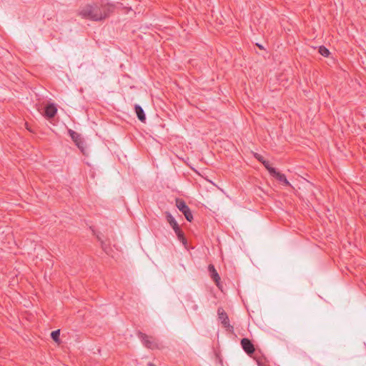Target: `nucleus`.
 <instances>
[{"mask_svg":"<svg viewBox=\"0 0 366 366\" xmlns=\"http://www.w3.org/2000/svg\"><path fill=\"white\" fill-rule=\"evenodd\" d=\"M113 10V5L86 4L79 8L78 14L84 19L100 21L108 17Z\"/></svg>","mask_w":366,"mask_h":366,"instance_id":"nucleus-1","label":"nucleus"},{"mask_svg":"<svg viewBox=\"0 0 366 366\" xmlns=\"http://www.w3.org/2000/svg\"><path fill=\"white\" fill-rule=\"evenodd\" d=\"M177 207L179 211H181L186 219L189 222H192L193 219V215L189 207L186 204V203L183 200H177Z\"/></svg>","mask_w":366,"mask_h":366,"instance_id":"nucleus-2","label":"nucleus"},{"mask_svg":"<svg viewBox=\"0 0 366 366\" xmlns=\"http://www.w3.org/2000/svg\"><path fill=\"white\" fill-rule=\"evenodd\" d=\"M138 337L142 340V344L147 348L154 349L157 347V343L152 340L151 337H149L146 334L139 332L137 334Z\"/></svg>","mask_w":366,"mask_h":366,"instance_id":"nucleus-3","label":"nucleus"},{"mask_svg":"<svg viewBox=\"0 0 366 366\" xmlns=\"http://www.w3.org/2000/svg\"><path fill=\"white\" fill-rule=\"evenodd\" d=\"M217 313L218 317L224 327L229 329V330H233V327L229 324V317L227 313L222 308L218 309Z\"/></svg>","mask_w":366,"mask_h":366,"instance_id":"nucleus-4","label":"nucleus"},{"mask_svg":"<svg viewBox=\"0 0 366 366\" xmlns=\"http://www.w3.org/2000/svg\"><path fill=\"white\" fill-rule=\"evenodd\" d=\"M241 345L244 351L249 355L254 352V347L250 340L247 338H243L241 340Z\"/></svg>","mask_w":366,"mask_h":366,"instance_id":"nucleus-5","label":"nucleus"},{"mask_svg":"<svg viewBox=\"0 0 366 366\" xmlns=\"http://www.w3.org/2000/svg\"><path fill=\"white\" fill-rule=\"evenodd\" d=\"M57 113V108L56 105L53 103L49 104L46 106L45 110H44V116L48 118L51 119L53 118Z\"/></svg>","mask_w":366,"mask_h":366,"instance_id":"nucleus-6","label":"nucleus"},{"mask_svg":"<svg viewBox=\"0 0 366 366\" xmlns=\"http://www.w3.org/2000/svg\"><path fill=\"white\" fill-rule=\"evenodd\" d=\"M272 177L276 178L280 182L286 186L291 185L284 174H281L280 172L276 171V172L272 175Z\"/></svg>","mask_w":366,"mask_h":366,"instance_id":"nucleus-7","label":"nucleus"},{"mask_svg":"<svg viewBox=\"0 0 366 366\" xmlns=\"http://www.w3.org/2000/svg\"><path fill=\"white\" fill-rule=\"evenodd\" d=\"M134 109L139 120H140L142 122H144L146 119V116L142 107L138 104H136L134 107Z\"/></svg>","mask_w":366,"mask_h":366,"instance_id":"nucleus-8","label":"nucleus"},{"mask_svg":"<svg viewBox=\"0 0 366 366\" xmlns=\"http://www.w3.org/2000/svg\"><path fill=\"white\" fill-rule=\"evenodd\" d=\"M68 132H69L70 137L75 142V144L76 142H78L79 141H80L81 139H82L81 135L79 134H78L77 132H74V130L69 129Z\"/></svg>","mask_w":366,"mask_h":366,"instance_id":"nucleus-9","label":"nucleus"},{"mask_svg":"<svg viewBox=\"0 0 366 366\" xmlns=\"http://www.w3.org/2000/svg\"><path fill=\"white\" fill-rule=\"evenodd\" d=\"M166 219L169 224V225L172 227L176 226L177 224L174 217L172 215V214L169 212H165Z\"/></svg>","mask_w":366,"mask_h":366,"instance_id":"nucleus-10","label":"nucleus"},{"mask_svg":"<svg viewBox=\"0 0 366 366\" xmlns=\"http://www.w3.org/2000/svg\"><path fill=\"white\" fill-rule=\"evenodd\" d=\"M262 164L264 166L271 176H272L276 172L277 170L274 167H271L269 161L266 160L262 162Z\"/></svg>","mask_w":366,"mask_h":366,"instance_id":"nucleus-11","label":"nucleus"},{"mask_svg":"<svg viewBox=\"0 0 366 366\" xmlns=\"http://www.w3.org/2000/svg\"><path fill=\"white\" fill-rule=\"evenodd\" d=\"M76 145L78 147V148L81 150V152L84 154H86V144H85L84 141L83 140V139H81L80 141H79L78 142H76Z\"/></svg>","mask_w":366,"mask_h":366,"instance_id":"nucleus-12","label":"nucleus"},{"mask_svg":"<svg viewBox=\"0 0 366 366\" xmlns=\"http://www.w3.org/2000/svg\"><path fill=\"white\" fill-rule=\"evenodd\" d=\"M319 53L322 56L327 57L330 54V51L325 46H321L319 47Z\"/></svg>","mask_w":366,"mask_h":366,"instance_id":"nucleus-13","label":"nucleus"},{"mask_svg":"<svg viewBox=\"0 0 366 366\" xmlns=\"http://www.w3.org/2000/svg\"><path fill=\"white\" fill-rule=\"evenodd\" d=\"M60 330H56L51 333V337L54 341L58 342L59 341Z\"/></svg>","mask_w":366,"mask_h":366,"instance_id":"nucleus-14","label":"nucleus"},{"mask_svg":"<svg viewBox=\"0 0 366 366\" xmlns=\"http://www.w3.org/2000/svg\"><path fill=\"white\" fill-rule=\"evenodd\" d=\"M176 235H177L178 239L181 242H182V244H187V239H185L182 231H180L179 233H176Z\"/></svg>","mask_w":366,"mask_h":366,"instance_id":"nucleus-15","label":"nucleus"},{"mask_svg":"<svg viewBox=\"0 0 366 366\" xmlns=\"http://www.w3.org/2000/svg\"><path fill=\"white\" fill-rule=\"evenodd\" d=\"M210 273H211V277L218 285L220 277H219L217 270H214V272H210Z\"/></svg>","mask_w":366,"mask_h":366,"instance_id":"nucleus-16","label":"nucleus"},{"mask_svg":"<svg viewBox=\"0 0 366 366\" xmlns=\"http://www.w3.org/2000/svg\"><path fill=\"white\" fill-rule=\"evenodd\" d=\"M254 157H256V159H257L258 161H259V162H262H262L266 161V160L264 159V157H263L262 155L259 154H255Z\"/></svg>","mask_w":366,"mask_h":366,"instance_id":"nucleus-17","label":"nucleus"},{"mask_svg":"<svg viewBox=\"0 0 366 366\" xmlns=\"http://www.w3.org/2000/svg\"><path fill=\"white\" fill-rule=\"evenodd\" d=\"M172 229H174L175 234L176 233H179V232L182 231L180 227H179V226L178 224H177L174 227H172Z\"/></svg>","mask_w":366,"mask_h":366,"instance_id":"nucleus-18","label":"nucleus"},{"mask_svg":"<svg viewBox=\"0 0 366 366\" xmlns=\"http://www.w3.org/2000/svg\"><path fill=\"white\" fill-rule=\"evenodd\" d=\"M101 243H102V249L105 251V252H107H107H108V250H107V246L105 245V244H104L102 241H101Z\"/></svg>","mask_w":366,"mask_h":366,"instance_id":"nucleus-19","label":"nucleus"},{"mask_svg":"<svg viewBox=\"0 0 366 366\" xmlns=\"http://www.w3.org/2000/svg\"><path fill=\"white\" fill-rule=\"evenodd\" d=\"M214 270H216L212 264L209 265V271L210 272H214Z\"/></svg>","mask_w":366,"mask_h":366,"instance_id":"nucleus-20","label":"nucleus"},{"mask_svg":"<svg viewBox=\"0 0 366 366\" xmlns=\"http://www.w3.org/2000/svg\"><path fill=\"white\" fill-rule=\"evenodd\" d=\"M257 46L260 49H263V46L261 44H257Z\"/></svg>","mask_w":366,"mask_h":366,"instance_id":"nucleus-21","label":"nucleus"}]
</instances>
